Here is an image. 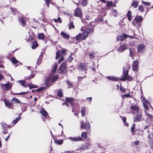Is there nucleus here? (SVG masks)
<instances>
[{
  "label": "nucleus",
  "instance_id": "1",
  "mask_svg": "<svg viewBox=\"0 0 153 153\" xmlns=\"http://www.w3.org/2000/svg\"><path fill=\"white\" fill-rule=\"evenodd\" d=\"M91 32V30L89 28H87L85 29L83 33V34L80 33L76 37V39L77 41L80 40L85 39L88 36V34Z\"/></svg>",
  "mask_w": 153,
  "mask_h": 153
},
{
  "label": "nucleus",
  "instance_id": "2",
  "mask_svg": "<svg viewBox=\"0 0 153 153\" xmlns=\"http://www.w3.org/2000/svg\"><path fill=\"white\" fill-rule=\"evenodd\" d=\"M148 126H147L144 128L143 132H145L147 135H148L149 142L151 149L153 151V130L152 134H149V131L147 129Z\"/></svg>",
  "mask_w": 153,
  "mask_h": 153
},
{
  "label": "nucleus",
  "instance_id": "3",
  "mask_svg": "<svg viewBox=\"0 0 153 153\" xmlns=\"http://www.w3.org/2000/svg\"><path fill=\"white\" fill-rule=\"evenodd\" d=\"M65 50L62 51L61 52L58 51L56 53V59H58L59 57H60V59L58 61L59 63H60L63 60L64 57L63 55L65 54Z\"/></svg>",
  "mask_w": 153,
  "mask_h": 153
},
{
  "label": "nucleus",
  "instance_id": "4",
  "mask_svg": "<svg viewBox=\"0 0 153 153\" xmlns=\"http://www.w3.org/2000/svg\"><path fill=\"white\" fill-rule=\"evenodd\" d=\"M18 82L19 83L21 84L22 86L26 88L27 87L29 86L30 89L37 88V86H36L32 84H29V85H28L27 83V81L24 80L18 81Z\"/></svg>",
  "mask_w": 153,
  "mask_h": 153
},
{
  "label": "nucleus",
  "instance_id": "5",
  "mask_svg": "<svg viewBox=\"0 0 153 153\" xmlns=\"http://www.w3.org/2000/svg\"><path fill=\"white\" fill-rule=\"evenodd\" d=\"M143 19L141 16H137L134 18V20L132 22L134 25L137 26V27H140V24L138 23L140 22Z\"/></svg>",
  "mask_w": 153,
  "mask_h": 153
},
{
  "label": "nucleus",
  "instance_id": "6",
  "mask_svg": "<svg viewBox=\"0 0 153 153\" xmlns=\"http://www.w3.org/2000/svg\"><path fill=\"white\" fill-rule=\"evenodd\" d=\"M131 111L130 113H131L133 114L135 113H137L139 112H141V111L139 107L136 105H132L130 107Z\"/></svg>",
  "mask_w": 153,
  "mask_h": 153
},
{
  "label": "nucleus",
  "instance_id": "7",
  "mask_svg": "<svg viewBox=\"0 0 153 153\" xmlns=\"http://www.w3.org/2000/svg\"><path fill=\"white\" fill-rule=\"evenodd\" d=\"M125 68L123 67V71L124 76L123 78L121 79V80L122 81H124L125 80H131V78L128 75V70L127 69L126 71H125Z\"/></svg>",
  "mask_w": 153,
  "mask_h": 153
},
{
  "label": "nucleus",
  "instance_id": "8",
  "mask_svg": "<svg viewBox=\"0 0 153 153\" xmlns=\"http://www.w3.org/2000/svg\"><path fill=\"white\" fill-rule=\"evenodd\" d=\"M66 64L65 62L62 63L58 69V71L62 74H64L66 71Z\"/></svg>",
  "mask_w": 153,
  "mask_h": 153
},
{
  "label": "nucleus",
  "instance_id": "9",
  "mask_svg": "<svg viewBox=\"0 0 153 153\" xmlns=\"http://www.w3.org/2000/svg\"><path fill=\"white\" fill-rule=\"evenodd\" d=\"M134 36H129L126 34H123V36L120 35H118L117 37V40L118 41L120 40H123L125 39L128 37H130L131 38H134Z\"/></svg>",
  "mask_w": 153,
  "mask_h": 153
},
{
  "label": "nucleus",
  "instance_id": "10",
  "mask_svg": "<svg viewBox=\"0 0 153 153\" xmlns=\"http://www.w3.org/2000/svg\"><path fill=\"white\" fill-rule=\"evenodd\" d=\"M4 102L6 106L9 109H13V102L7 100H5Z\"/></svg>",
  "mask_w": 153,
  "mask_h": 153
},
{
  "label": "nucleus",
  "instance_id": "11",
  "mask_svg": "<svg viewBox=\"0 0 153 153\" xmlns=\"http://www.w3.org/2000/svg\"><path fill=\"white\" fill-rule=\"evenodd\" d=\"M81 126L82 128L85 129L87 130H90L91 129L90 125L89 123H83L82 121L81 123Z\"/></svg>",
  "mask_w": 153,
  "mask_h": 153
},
{
  "label": "nucleus",
  "instance_id": "12",
  "mask_svg": "<svg viewBox=\"0 0 153 153\" xmlns=\"http://www.w3.org/2000/svg\"><path fill=\"white\" fill-rule=\"evenodd\" d=\"M1 89L3 90H8L10 89L11 85H10L9 83H7L5 84H2L1 85Z\"/></svg>",
  "mask_w": 153,
  "mask_h": 153
},
{
  "label": "nucleus",
  "instance_id": "13",
  "mask_svg": "<svg viewBox=\"0 0 153 153\" xmlns=\"http://www.w3.org/2000/svg\"><path fill=\"white\" fill-rule=\"evenodd\" d=\"M141 116V111L137 113L136 115L134 117V122H137L140 121Z\"/></svg>",
  "mask_w": 153,
  "mask_h": 153
},
{
  "label": "nucleus",
  "instance_id": "14",
  "mask_svg": "<svg viewBox=\"0 0 153 153\" xmlns=\"http://www.w3.org/2000/svg\"><path fill=\"white\" fill-rule=\"evenodd\" d=\"M87 69V65L83 63H81L78 67V69L80 71H85Z\"/></svg>",
  "mask_w": 153,
  "mask_h": 153
},
{
  "label": "nucleus",
  "instance_id": "15",
  "mask_svg": "<svg viewBox=\"0 0 153 153\" xmlns=\"http://www.w3.org/2000/svg\"><path fill=\"white\" fill-rule=\"evenodd\" d=\"M128 48V47L125 44L120 45L117 48V51L120 52H122Z\"/></svg>",
  "mask_w": 153,
  "mask_h": 153
},
{
  "label": "nucleus",
  "instance_id": "16",
  "mask_svg": "<svg viewBox=\"0 0 153 153\" xmlns=\"http://www.w3.org/2000/svg\"><path fill=\"white\" fill-rule=\"evenodd\" d=\"M145 46L143 44H140L137 47V50L138 52L140 53H143L144 51Z\"/></svg>",
  "mask_w": 153,
  "mask_h": 153
},
{
  "label": "nucleus",
  "instance_id": "17",
  "mask_svg": "<svg viewBox=\"0 0 153 153\" xmlns=\"http://www.w3.org/2000/svg\"><path fill=\"white\" fill-rule=\"evenodd\" d=\"M90 145V143H86L84 145L82 146L80 149H78L77 150H76V151H79V150H80V152H81V150H83L86 149H87L89 148Z\"/></svg>",
  "mask_w": 153,
  "mask_h": 153
},
{
  "label": "nucleus",
  "instance_id": "18",
  "mask_svg": "<svg viewBox=\"0 0 153 153\" xmlns=\"http://www.w3.org/2000/svg\"><path fill=\"white\" fill-rule=\"evenodd\" d=\"M75 16L81 18L82 16V13L80 9L79 8H77L76 9L75 12Z\"/></svg>",
  "mask_w": 153,
  "mask_h": 153
},
{
  "label": "nucleus",
  "instance_id": "19",
  "mask_svg": "<svg viewBox=\"0 0 153 153\" xmlns=\"http://www.w3.org/2000/svg\"><path fill=\"white\" fill-rule=\"evenodd\" d=\"M27 20V18H25L22 17L19 18V21L22 23V25L23 27L26 25L25 22Z\"/></svg>",
  "mask_w": 153,
  "mask_h": 153
},
{
  "label": "nucleus",
  "instance_id": "20",
  "mask_svg": "<svg viewBox=\"0 0 153 153\" xmlns=\"http://www.w3.org/2000/svg\"><path fill=\"white\" fill-rule=\"evenodd\" d=\"M138 62L137 60L134 61L133 64V70L134 71H137V70Z\"/></svg>",
  "mask_w": 153,
  "mask_h": 153
},
{
  "label": "nucleus",
  "instance_id": "21",
  "mask_svg": "<svg viewBox=\"0 0 153 153\" xmlns=\"http://www.w3.org/2000/svg\"><path fill=\"white\" fill-rule=\"evenodd\" d=\"M106 78L109 80L114 82L118 81L119 80V79L118 78L113 76H107Z\"/></svg>",
  "mask_w": 153,
  "mask_h": 153
},
{
  "label": "nucleus",
  "instance_id": "22",
  "mask_svg": "<svg viewBox=\"0 0 153 153\" xmlns=\"http://www.w3.org/2000/svg\"><path fill=\"white\" fill-rule=\"evenodd\" d=\"M60 35L64 39H68L70 38V36L63 32H61L60 33Z\"/></svg>",
  "mask_w": 153,
  "mask_h": 153
},
{
  "label": "nucleus",
  "instance_id": "23",
  "mask_svg": "<svg viewBox=\"0 0 153 153\" xmlns=\"http://www.w3.org/2000/svg\"><path fill=\"white\" fill-rule=\"evenodd\" d=\"M72 141L74 142H76L77 141L82 140V139L80 137H70L69 138Z\"/></svg>",
  "mask_w": 153,
  "mask_h": 153
},
{
  "label": "nucleus",
  "instance_id": "24",
  "mask_svg": "<svg viewBox=\"0 0 153 153\" xmlns=\"http://www.w3.org/2000/svg\"><path fill=\"white\" fill-rule=\"evenodd\" d=\"M57 68V62H55L52 66V71L53 73H55Z\"/></svg>",
  "mask_w": 153,
  "mask_h": 153
},
{
  "label": "nucleus",
  "instance_id": "25",
  "mask_svg": "<svg viewBox=\"0 0 153 153\" xmlns=\"http://www.w3.org/2000/svg\"><path fill=\"white\" fill-rule=\"evenodd\" d=\"M74 98L71 97H67L66 98V100L72 105L73 104V102L74 101Z\"/></svg>",
  "mask_w": 153,
  "mask_h": 153
},
{
  "label": "nucleus",
  "instance_id": "26",
  "mask_svg": "<svg viewBox=\"0 0 153 153\" xmlns=\"http://www.w3.org/2000/svg\"><path fill=\"white\" fill-rule=\"evenodd\" d=\"M40 113L44 117H46L48 115V113L43 108L40 111Z\"/></svg>",
  "mask_w": 153,
  "mask_h": 153
},
{
  "label": "nucleus",
  "instance_id": "27",
  "mask_svg": "<svg viewBox=\"0 0 153 153\" xmlns=\"http://www.w3.org/2000/svg\"><path fill=\"white\" fill-rule=\"evenodd\" d=\"M132 13L130 10H129L127 13V15L128 17V19L129 21L131 20L132 18Z\"/></svg>",
  "mask_w": 153,
  "mask_h": 153
},
{
  "label": "nucleus",
  "instance_id": "28",
  "mask_svg": "<svg viewBox=\"0 0 153 153\" xmlns=\"http://www.w3.org/2000/svg\"><path fill=\"white\" fill-rule=\"evenodd\" d=\"M11 101L15 103L20 104V105H21V102L16 97L13 98L12 100Z\"/></svg>",
  "mask_w": 153,
  "mask_h": 153
},
{
  "label": "nucleus",
  "instance_id": "29",
  "mask_svg": "<svg viewBox=\"0 0 153 153\" xmlns=\"http://www.w3.org/2000/svg\"><path fill=\"white\" fill-rule=\"evenodd\" d=\"M37 37L39 39H45V35L43 33L38 34Z\"/></svg>",
  "mask_w": 153,
  "mask_h": 153
},
{
  "label": "nucleus",
  "instance_id": "30",
  "mask_svg": "<svg viewBox=\"0 0 153 153\" xmlns=\"http://www.w3.org/2000/svg\"><path fill=\"white\" fill-rule=\"evenodd\" d=\"M1 127L3 128L4 130H6L7 128H9L10 127V126L7 125L5 123H1Z\"/></svg>",
  "mask_w": 153,
  "mask_h": 153
},
{
  "label": "nucleus",
  "instance_id": "31",
  "mask_svg": "<svg viewBox=\"0 0 153 153\" xmlns=\"http://www.w3.org/2000/svg\"><path fill=\"white\" fill-rule=\"evenodd\" d=\"M113 4V3L112 1H108L106 2V6L108 7H110L112 6Z\"/></svg>",
  "mask_w": 153,
  "mask_h": 153
},
{
  "label": "nucleus",
  "instance_id": "32",
  "mask_svg": "<svg viewBox=\"0 0 153 153\" xmlns=\"http://www.w3.org/2000/svg\"><path fill=\"white\" fill-rule=\"evenodd\" d=\"M20 117H18L13 120L12 122V123L13 124V126L14 125L18 122V121L20 120Z\"/></svg>",
  "mask_w": 153,
  "mask_h": 153
},
{
  "label": "nucleus",
  "instance_id": "33",
  "mask_svg": "<svg viewBox=\"0 0 153 153\" xmlns=\"http://www.w3.org/2000/svg\"><path fill=\"white\" fill-rule=\"evenodd\" d=\"M38 46V44H37V42L36 41H34V42H33L32 44V48L33 49H35Z\"/></svg>",
  "mask_w": 153,
  "mask_h": 153
},
{
  "label": "nucleus",
  "instance_id": "34",
  "mask_svg": "<svg viewBox=\"0 0 153 153\" xmlns=\"http://www.w3.org/2000/svg\"><path fill=\"white\" fill-rule=\"evenodd\" d=\"M138 3L137 1H134L131 4L132 6H133L134 8H136L138 6Z\"/></svg>",
  "mask_w": 153,
  "mask_h": 153
},
{
  "label": "nucleus",
  "instance_id": "35",
  "mask_svg": "<svg viewBox=\"0 0 153 153\" xmlns=\"http://www.w3.org/2000/svg\"><path fill=\"white\" fill-rule=\"evenodd\" d=\"M74 53H71V55L68 57V59L70 62L73 60V58L72 57V56L74 55Z\"/></svg>",
  "mask_w": 153,
  "mask_h": 153
},
{
  "label": "nucleus",
  "instance_id": "36",
  "mask_svg": "<svg viewBox=\"0 0 153 153\" xmlns=\"http://www.w3.org/2000/svg\"><path fill=\"white\" fill-rule=\"evenodd\" d=\"M11 10L12 13L14 15H16L18 13V11H17L15 8H11Z\"/></svg>",
  "mask_w": 153,
  "mask_h": 153
},
{
  "label": "nucleus",
  "instance_id": "37",
  "mask_svg": "<svg viewBox=\"0 0 153 153\" xmlns=\"http://www.w3.org/2000/svg\"><path fill=\"white\" fill-rule=\"evenodd\" d=\"M81 4L83 6H85L87 4V0H82Z\"/></svg>",
  "mask_w": 153,
  "mask_h": 153
},
{
  "label": "nucleus",
  "instance_id": "38",
  "mask_svg": "<svg viewBox=\"0 0 153 153\" xmlns=\"http://www.w3.org/2000/svg\"><path fill=\"white\" fill-rule=\"evenodd\" d=\"M58 76H55L53 78L51 81L53 83L55 82L58 79Z\"/></svg>",
  "mask_w": 153,
  "mask_h": 153
},
{
  "label": "nucleus",
  "instance_id": "39",
  "mask_svg": "<svg viewBox=\"0 0 153 153\" xmlns=\"http://www.w3.org/2000/svg\"><path fill=\"white\" fill-rule=\"evenodd\" d=\"M57 96L59 97L62 96V94L61 91V89H59V90L58 91Z\"/></svg>",
  "mask_w": 153,
  "mask_h": 153
},
{
  "label": "nucleus",
  "instance_id": "40",
  "mask_svg": "<svg viewBox=\"0 0 153 153\" xmlns=\"http://www.w3.org/2000/svg\"><path fill=\"white\" fill-rule=\"evenodd\" d=\"M85 108L84 107H83L82 108L81 110V113H82V116H84L85 114Z\"/></svg>",
  "mask_w": 153,
  "mask_h": 153
},
{
  "label": "nucleus",
  "instance_id": "41",
  "mask_svg": "<svg viewBox=\"0 0 153 153\" xmlns=\"http://www.w3.org/2000/svg\"><path fill=\"white\" fill-rule=\"evenodd\" d=\"M51 86V84L49 83H47V85L46 86H43L41 87L42 88V89L44 90L47 88V87H48Z\"/></svg>",
  "mask_w": 153,
  "mask_h": 153
},
{
  "label": "nucleus",
  "instance_id": "42",
  "mask_svg": "<svg viewBox=\"0 0 153 153\" xmlns=\"http://www.w3.org/2000/svg\"><path fill=\"white\" fill-rule=\"evenodd\" d=\"M81 137L83 138L86 139L87 137V134L85 132H82L81 135Z\"/></svg>",
  "mask_w": 153,
  "mask_h": 153
},
{
  "label": "nucleus",
  "instance_id": "43",
  "mask_svg": "<svg viewBox=\"0 0 153 153\" xmlns=\"http://www.w3.org/2000/svg\"><path fill=\"white\" fill-rule=\"evenodd\" d=\"M12 63L14 64H15L18 62V61L17 60H16V58L14 57H13L12 59Z\"/></svg>",
  "mask_w": 153,
  "mask_h": 153
},
{
  "label": "nucleus",
  "instance_id": "44",
  "mask_svg": "<svg viewBox=\"0 0 153 153\" xmlns=\"http://www.w3.org/2000/svg\"><path fill=\"white\" fill-rule=\"evenodd\" d=\"M54 21L55 22H59L60 23L62 22V19H60V18L59 17H58V19H54Z\"/></svg>",
  "mask_w": 153,
  "mask_h": 153
},
{
  "label": "nucleus",
  "instance_id": "45",
  "mask_svg": "<svg viewBox=\"0 0 153 153\" xmlns=\"http://www.w3.org/2000/svg\"><path fill=\"white\" fill-rule=\"evenodd\" d=\"M74 26L73 24V22H72L70 23L69 25V29H70L71 28H74Z\"/></svg>",
  "mask_w": 153,
  "mask_h": 153
},
{
  "label": "nucleus",
  "instance_id": "46",
  "mask_svg": "<svg viewBox=\"0 0 153 153\" xmlns=\"http://www.w3.org/2000/svg\"><path fill=\"white\" fill-rule=\"evenodd\" d=\"M129 51H130V56L132 58L134 56V52L131 51V49H129Z\"/></svg>",
  "mask_w": 153,
  "mask_h": 153
},
{
  "label": "nucleus",
  "instance_id": "47",
  "mask_svg": "<svg viewBox=\"0 0 153 153\" xmlns=\"http://www.w3.org/2000/svg\"><path fill=\"white\" fill-rule=\"evenodd\" d=\"M144 8L141 5H140L138 7V10L139 11H140L141 12H142L143 11Z\"/></svg>",
  "mask_w": 153,
  "mask_h": 153
},
{
  "label": "nucleus",
  "instance_id": "48",
  "mask_svg": "<svg viewBox=\"0 0 153 153\" xmlns=\"http://www.w3.org/2000/svg\"><path fill=\"white\" fill-rule=\"evenodd\" d=\"M34 76V74H32L29 77H26V79L29 80L31 78H32Z\"/></svg>",
  "mask_w": 153,
  "mask_h": 153
},
{
  "label": "nucleus",
  "instance_id": "49",
  "mask_svg": "<svg viewBox=\"0 0 153 153\" xmlns=\"http://www.w3.org/2000/svg\"><path fill=\"white\" fill-rule=\"evenodd\" d=\"M94 53H93L91 52L89 53V57L91 59H93L94 58V56H93Z\"/></svg>",
  "mask_w": 153,
  "mask_h": 153
},
{
  "label": "nucleus",
  "instance_id": "50",
  "mask_svg": "<svg viewBox=\"0 0 153 153\" xmlns=\"http://www.w3.org/2000/svg\"><path fill=\"white\" fill-rule=\"evenodd\" d=\"M142 3H143L145 5L149 6L150 5V3L148 2H146L144 1H142Z\"/></svg>",
  "mask_w": 153,
  "mask_h": 153
},
{
  "label": "nucleus",
  "instance_id": "51",
  "mask_svg": "<svg viewBox=\"0 0 153 153\" xmlns=\"http://www.w3.org/2000/svg\"><path fill=\"white\" fill-rule=\"evenodd\" d=\"M112 13L114 14V16H116V15L117 14V12L116 10H112Z\"/></svg>",
  "mask_w": 153,
  "mask_h": 153
},
{
  "label": "nucleus",
  "instance_id": "52",
  "mask_svg": "<svg viewBox=\"0 0 153 153\" xmlns=\"http://www.w3.org/2000/svg\"><path fill=\"white\" fill-rule=\"evenodd\" d=\"M45 2L48 7H49L51 0H45Z\"/></svg>",
  "mask_w": 153,
  "mask_h": 153
},
{
  "label": "nucleus",
  "instance_id": "53",
  "mask_svg": "<svg viewBox=\"0 0 153 153\" xmlns=\"http://www.w3.org/2000/svg\"><path fill=\"white\" fill-rule=\"evenodd\" d=\"M28 91H27L26 92H23L21 93L16 94L17 95H24L27 94V93H28Z\"/></svg>",
  "mask_w": 153,
  "mask_h": 153
},
{
  "label": "nucleus",
  "instance_id": "54",
  "mask_svg": "<svg viewBox=\"0 0 153 153\" xmlns=\"http://www.w3.org/2000/svg\"><path fill=\"white\" fill-rule=\"evenodd\" d=\"M121 119L122 120H123V123H126V117H123L122 116H121Z\"/></svg>",
  "mask_w": 153,
  "mask_h": 153
},
{
  "label": "nucleus",
  "instance_id": "55",
  "mask_svg": "<svg viewBox=\"0 0 153 153\" xmlns=\"http://www.w3.org/2000/svg\"><path fill=\"white\" fill-rule=\"evenodd\" d=\"M67 84L69 85V86L68 88H69L70 87H73V85H72L71 83V82L69 81H67Z\"/></svg>",
  "mask_w": 153,
  "mask_h": 153
},
{
  "label": "nucleus",
  "instance_id": "56",
  "mask_svg": "<svg viewBox=\"0 0 153 153\" xmlns=\"http://www.w3.org/2000/svg\"><path fill=\"white\" fill-rule=\"evenodd\" d=\"M92 99V98L91 97H87L86 98V100L87 101H89V102H90L91 101Z\"/></svg>",
  "mask_w": 153,
  "mask_h": 153
},
{
  "label": "nucleus",
  "instance_id": "57",
  "mask_svg": "<svg viewBox=\"0 0 153 153\" xmlns=\"http://www.w3.org/2000/svg\"><path fill=\"white\" fill-rule=\"evenodd\" d=\"M143 105L144 107L146 109H148V106L146 104H145L144 103H143Z\"/></svg>",
  "mask_w": 153,
  "mask_h": 153
},
{
  "label": "nucleus",
  "instance_id": "58",
  "mask_svg": "<svg viewBox=\"0 0 153 153\" xmlns=\"http://www.w3.org/2000/svg\"><path fill=\"white\" fill-rule=\"evenodd\" d=\"M4 79V76L0 74V82H1L2 80L3 79Z\"/></svg>",
  "mask_w": 153,
  "mask_h": 153
},
{
  "label": "nucleus",
  "instance_id": "59",
  "mask_svg": "<svg viewBox=\"0 0 153 153\" xmlns=\"http://www.w3.org/2000/svg\"><path fill=\"white\" fill-rule=\"evenodd\" d=\"M135 128V127H133V126H132V127H131V130L132 132H135L136 131H135V129H134Z\"/></svg>",
  "mask_w": 153,
  "mask_h": 153
},
{
  "label": "nucleus",
  "instance_id": "60",
  "mask_svg": "<svg viewBox=\"0 0 153 153\" xmlns=\"http://www.w3.org/2000/svg\"><path fill=\"white\" fill-rule=\"evenodd\" d=\"M42 90H43L42 89V88L41 87H40L38 89H37V91L38 92H40Z\"/></svg>",
  "mask_w": 153,
  "mask_h": 153
},
{
  "label": "nucleus",
  "instance_id": "61",
  "mask_svg": "<svg viewBox=\"0 0 153 153\" xmlns=\"http://www.w3.org/2000/svg\"><path fill=\"white\" fill-rule=\"evenodd\" d=\"M63 143V140L59 141L57 142V143L59 144H61Z\"/></svg>",
  "mask_w": 153,
  "mask_h": 153
},
{
  "label": "nucleus",
  "instance_id": "62",
  "mask_svg": "<svg viewBox=\"0 0 153 153\" xmlns=\"http://www.w3.org/2000/svg\"><path fill=\"white\" fill-rule=\"evenodd\" d=\"M63 105H65V106H68V104L66 102H64V103H63Z\"/></svg>",
  "mask_w": 153,
  "mask_h": 153
},
{
  "label": "nucleus",
  "instance_id": "63",
  "mask_svg": "<svg viewBox=\"0 0 153 153\" xmlns=\"http://www.w3.org/2000/svg\"><path fill=\"white\" fill-rule=\"evenodd\" d=\"M25 67L26 68H27V69L31 70L30 68H31V67L29 66H25Z\"/></svg>",
  "mask_w": 153,
  "mask_h": 153
},
{
  "label": "nucleus",
  "instance_id": "64",
  "mask_svg": "<svg viewBox=\"0 0 153 153\" xmlns=\"http://www.w3.org/2000/svg\"><path fill=\"white\" fill-rule=\"evenodd\" d=\"M85 19L87 20H89L90 19L89 16H85Z\"/></svg>",
  "mask_w": 153,
  "mask_h": 153
}]
</instances>
